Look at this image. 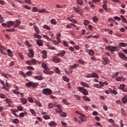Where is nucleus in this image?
<instances>
[{
    "instance_id": "7ed1b4c3",
    "label": "nucleus",
    "mask_w": 127,
    "mask_h": 127,
    "mask_svg": "<svg viewBox=\"0 0 127 127\" xmlns=\"http://www.w3.org/2000/svg\"><path fill=\"white\" fill-rule=\"evenodd\" d=\"M105 48L108 51H110L111 54H114V53L115 52V51H116V50L117 49V47L108 46L106 47Z\"/></svg>"
},
{
    "instance_id": "412c9836",
    "label": "nucleus",
    "mask_w": 127,
    "mask_h": 127,
    "mask_svg": "<svg viewBox=\"0 0 127 127\" xmlns=\"http://www.w3.org/2000/svg\"><path fill=\"white\" fill-rule=\"evenodd\" d=\"M42 66L45 70H47V69H49L48 67L47 66V64H46L45 63L43 62L42 63Z\"/></svg>"
},
{
    "instance_id": "e433bc0d",
    "label": "nucleus",
    "mask_w": 127,
    "mask_h": 127,
    "mask_svg": "<svg viewBox=\"0 0 127 127\" xmlns=\"http://www.w3.org/2000/svg\"><path fill=\"white\" fill-rule=\"evenodd\" d=\"M63 79L64 81H65V82H69V78H68L65 76H63Z\"/></svg>"
},
{
    "instance_id": "f704fd0d",
    "label": "nucleus",
    "mask_w": 127,
    "mask_h": 127,
    "mask_svg": "<svg viewBox=\"0 0 127 127\" xmlns=\"http://www.w3.org/2000/svg\"><path fill=\"white\" fill-rule=\"evenodd\" d=\"M89 23H90V21L88 20H85L84 21V24L85 26H87L88 24H89Z\"/></svg>"
},
{
    "instance_id": "3c124183",
    "label": "nucleus",
    "mask_w": 127,
    "mask_h": 127,
    "mask_svg": "<svg viewBox=\"0 0 127 127\" xmlns=\"http://www.w3.org/2000/svg\"><path fill=\"white\" fill-rule=\"evenodd\" d=\"M13 124H18L19 123V120L18 119H15L13 121Z\"/></svg>"
},
{
    "instance_id": "39448f33",
    "label": "nucleus",
    "mask_w": 127,
    "mask_h": 127,
    "mask_svg": "<svg viewBox=\"0 0 127 127\" xmlns=\"http://www.w3.org/2000/svg\"><path fill=\"white\" fill-rule=\"evenodd\" d=\"M43 93L46 96H49L52 94V90L49 88H46L43 89Z\"/></svg>"
},
{
    "instance_id": "cd10ccee",
    "label": "nucleus",
    "mask_w": 127,
    "mask_h": 127,
    "mask_svg": "<svg viewBox=\"0 0 127 127\" xmlns=\"http://www.w3.org/2000/svg\"><path fill=\"white\" fill-rule=\"evenodd\" d=\"M34 28L36 33H38V34L40 33V31H39V29L38 28V27H37V26H34Z\"/></svg>"
},
{
    "instance_id": "423d86ee",
    "label": "nucleus",
    "mask_w": 127,
    "mask_h": 127,
    "mask_svg": "<svg viewBox=\"0 0 127 127\" xmlns=\"http://www.w3.org/2000/svg\"><path fill=\"white\" fill-rule=\"evenodd\" d=\"M15 22H14V21H8L7 22V27H8V28H10V27L11 26H12L13 25H14L13 28H15Z\"/></svg>"
},
{
    "instance_id": "603ef678",
    "label": "nucleus",
    "mask_w": 127,
    "mask_h": 127,
    "mask_svg": "<svg viewBox=\"0 0 127 127\" xmlns=\"http://www.w3.org/2000/svg\"><path fill=\"white\" fill-rule=\"evenodd\" d=\"M43 28H45V29H47V30H50V29H51L50 27H49L46 25H44Z\"/></svg>"
},
{
    "instance_id": "bb28decb",
    "label": "nucleus",
    "mask_w": 127,
    "mask_h": 127,
    "mask_svg": "<svg viewBox=\"0 0 127 127\" xmlns=\"http://www.w3.org/2000/svg\"><path fill=\"white\" fill-rule=\"evenodd\" d=\"M109 91L110 93L114 94V95H118V91L115 90H112V89L109 88Z\"/></svg>"
},
{
    "instance_id": "0eeeda50",
    "label": "nucleus",
    "mask_w": 127,
    "mask_h": 127,
    "mask_svg": "<svg viewBox=\"0 0 127 127\" xmlns=\"http://www.w3.org/2000/svg\"><path fill=\"white\" fill-rule=\"evenodd\" d=\"M29 53H28V56L30 58H33L34 57V52L33 51V50L32 49H29Z\"/></svg>"
},
{
    "instance_id": "aec40b11",
    "label": "nucleus",
    "mask_w": 127,
    "mask_h": 127,
    "mask_svg": "<svg viewBox=\"0 0 127 127\" xmlns=\"http://www.w3.org/2000/svg\"><path fill=\"white\" fill-rule=\"evenodd\" d=\"M53 61L54 62H57L58 63H59L61 62V60L60 59L57 58V57H55L53 58Z\"/></svg>"
},
{
    "instance_id": "9b49d317",
    "label": "nucleus",
    "mask_w": 127,
    "mask_h": 127,
    "mask_svg": "<svg viewBox=\"0 0 127 127\" xmlns=\"http://www.w3.org/2000/svg\"><path fill=\"white\" fill-rule=\"evenodd\" d=\"M67 20H69V21H70V22H72V23H74L75 24L78 23V21L72 17H68Z\"/></svg>"
},
{
    "instance_id": "864d4df0",
    "label": "nucleus",
    "mask_w": 127,
    "mask_h": 127,
    "mask_svg": "<svg viewBox=\"0 0 127 127\" xmlns=\"http://www.w3.org/2000/svg\"><path fill=\"white\" fill-rule=\"evenodd\" d=\"M125 85L124 84H121L119 89H120L121 90H124V89H125Z\"/></svg>"
},
{
    "instance_id": "f257e3e1",
    "label": "nucleus",
    "mask_w": 127,
    "mask_h": 127,
    "mask_svg": "<svg viewBox=\"0 0 127 127\" xmlns=\"http://www.w3.org/2000/svg\"><path fill=\"white\" fill-rule=\"evenodd\" d=\"M39 83L38 82H33L32 81H30L26 83V87H28L30 88V87H32L33 89H35L38 86Z\"/></svg>"
},
{
    "instance_id": "6e6552de",
    "label": "nucleus",
    "mask_w": 127,
    "mask_h": 127,
    "mask_svg": "<svg viewBox=\"0 0 127 127\" xmlns=\"http://www.w3.org/2000/svg\"><path fill=\"white\" fill-rule=\"evenodd\" d=\"M119 56L120 57V58L123 59L125 61H127V57H126V55H125L123 53H119Z\"/></svg>"
},
{
    "instance_id": "5fc2aeb1",
    "label": "nucleus",
    "mask_w": 127,
    "mask_h": 127,
    "mask_svg": "<svg viewBox=\"0 0 127 127\" xmlns=\"http://www.w3.org/2000/svg\"><path fill=\"white\" fill-rule=\"evenodd\" d=\"M10 111H11L12 115H14V116H17V115H16V113H16V111H15L14 110L11 109Z\"/></svg>"
},
{
    "instance_id": "1a4fd4ad",
    "label": "nucleus",
    "mask_w": 127,
    "mask_h": 127,
    "mask_svg": "<svg viewBox=\"0 0 127 127\" xmlns=\"http://www.w3.org/2000/svg\"><path fill=\"white\" fill-rule=\"evenodd\" d=\"M3 50H5V48L2 45H0V53L3 55H6V53L3 52Z\"/></svg>"
},
{
    "instance_id": "ddd939ff",
    "label": "nucleus",
    "mask_w": 127,
    "mask_h": 127,
    "mask_svg": "<svg viewBox=\"0 0 127 127\" xmlns=\"http://www.w3.org/2000/svg\"><path fill=\"white\" fill-rule=\"evenodd\" d=\"M20 100L23 105H26V104H27V99L25 98H21L20 99Z\"/></svg>"
},
{
    "instance_id": "9d476101",
    "label": "nucleus",
    "mask_w": 127,
    "mask_h": 127,
    "mask_svg": "<svg viewBox=\"0 0 127 127\" xmlns=\"http://www.w3.org/2000/svg\"><path fill=\"white\" fill-rule=\"evenodd\" d=\"M1 75L4 78H5L6 79H9V78H11V75L9 74V73H1Z\"/></svg>"
},
{
    "instance_id": "5701e85b",
    "label": "nucleus",
    "mask_w": 127,
    "mask_h": 127,
    "mask_svg": "<svg viewBox=\"0 0 127 127\" xmlns=\"http://www.w3.org/2000/svg\"><path fill=\"white\" fill-rule=\"evenodd\" d=\"M38 12L40 13H43L44 12H46L47 13H49V11H46L45 9H39L38 10Z\"/></svg>"
},
{
    "instance_id": "c85d7f7f",
    "label": "nucleus",
    "mask_w": 127,
    "mask_h": 127,
    "mask_svg": "<svg viewBox=\"0 0 127 127\" xmlns=\"http://www.w3.org/2000/svg\"><path fill=\"white\" fill-rule=\"evenodd\" d=\"M48 108L49 109H53V108H55V105L53 103H49Z\"/></svg>"
},
{
    "instance_id": "e2e57ef3",
    "label": "nucleus",
    "mask_w": 127,
    "mask_h": 127,
    "mask_svg": "<svg viewBox=\"0 0 127 127\" xmlns=\"http://www.w3.org/2000/svg\"><path fill=\"white\" fill-rule=\"evenodd\" d=\"M27 69H28V70H32V71H34V68H33V67L32 66H27Z\"/></svg>"
},
{
    "instance_id": "de8ad7c7",
    "label": "nucleus",
    "mask_w": 127,
    "mask_h": 127,
    "mask_svg": "<svg viewBox=\"0 0 127 127\" xmlns=\"http://www.w3.org/2000/svg\"><path fill=\"white\" fill-rule=\"evenodd\" d=\"M51 23H52V24H54V25H55V24H56L57 22L56 21V19H52L51 20Z\"/></svg>"
},
{
    "instance_id": "b1692460",
    "label": "nucleus",
    "mask_w": 127,
    "mask_h": 127,
    "mask_svg": "<svg viewBox=\"0 0 127 127\" xmlns=\"http://www.w3.org/2000/svg\"><path fill=\"white\" fill-rule=\"evenodd\" d=\"M61 34L59 33L57 36V40L59 42L61 43Z\"/></svg>"
},
{
    "instance_id": "bf43d9fd",
    "label": "nucleus",
    "mask_w": 127,
    "mask_h": 127,
    "mask_svg": "<svg viewBox=\"0 0 127 127\" xmlns=\"http://www.w3.org/2000/svg\"><path fill=\"white\" fill-rule=\"evenodd\" d=\"M43 118L45 120H49L50 119V117L48 115H45L43 116Z\"/></svg>"
},
{
    "instance_id": "37998d69",
    "label": "nucleus",
    "mask_w": 127,
    "mask_h": 127,
    "mask_svg": "<svg viewBox=\"0 0 127 127\" xmlns=\"http://www.w3.org/2000/svg\"><path fill=\"white\" fill-rule=\"evenodd\" d=\"M69 67L70 69H74L76 67H78V65L77 64H74L73 65H70Z\"/></svg>"
},
{
    "instance_id": "79ce46f5",
    "label": "nucleus",
    "mask_w": 127,
    "mask_h": 127,
    "mask_svg": "<svg viewBox=\"0 0 127 127\" xmlns=\"http://www.w3.org/2000/svg\"><path fill=\"white\" fill-rule=\"evenodd\" d=\"M119 45L122 47H126V46H127V44L125 43H120Z\"/></svg>"
},
{
    "instance_id": "4468645a",
    "label": "nucleus",
    "mask_w": 127,
    "mask_h": 127,
    "mask_svg": "<svg viewBox=\"0 0 127 127\" xmlns=\"http://www.w3.org/2000/svg\"><path fill=\"white\" fill-rule=\"evenodd\" d=\"M7 55L9 56V57H13V54H12V51L10 50V49H8L7 50Z\"/></svg>"
},
{
    "instance_id": "2f4dec72",
    "label": "nucleus",
    "mask_w": 127,
    "mask_h": 127,
    "mask_svg": "<svg viewBox=\"0 0 127 127\" xmlns=\"http://www.w3.org/2000/svg\"><path fill=\"white\" fill-rule=\"evenodd\" d=\"M5 101L6 102V104H11L12 103V100L8 98L6 99Z\"/></svg>"
},
{
    "instance_id": "6ab92c4d",
    "label": "nucleus",
    "mask_w": 127,
    "mask_h": 127,
    "mask_svg": "<svg viewBox=\"0 0 127 127\" xmlns=\"http://www.w3.org/2000/svg\"><path fill=\"white\" fill-rule=\"evenodd\" d=\"M73 8L77 13H80V12H81V8L80 6H78V7H74Z\"/></svg>"
},
{
    "instance_id": "13d9d810",
    "label": "nucleus",
    "mask_w": 127,
    "mask_h": 127,
    "mask_svg": "<svg viewBox=\"0 0 127 127\" xmlns=\"http://www.w3.org/2000/svg\"><path fill=\"white\" fill-rule=\"evenodd\" d=\"M121 19L123 22H125V21L127 20V19H126V18H125V16H124L123 15H121Z\"/></svg>"
},
{
    "instance_id": "dca6fc26",
    "label": "nucleus",
    "mask_w": 127,
    "mask_h": 127,
    "mask_svg": "<svg viewBox=\"0 0 127 127\" xmlns=\"http://www.w3.org/2000/svg\"><path fill=\"white\" fill-rule=\"evenodd\" d=\"M80 84L81 85V86H83V87H85V88H89L90 87L89 84H88V83L86 82H80Z\"/></svg>"
},
{
    "instance_id": "393cba45",
    "label": "nucleus",
    "mask_w": 127,
    "mask_h": 127,
    "mask_svg": "<svg viewBox=\"0 0 127 127\" xmlns=\"http://www.w3.org/2000/svg\"><path fill=\"white\" fill-rule=\"evenodd\" d=\"M76 2L79 5H83V4H84L83 0H76Z\"/></svg>"
},
{
    "instance_id": "c9c22d12",
    "label": "nucleus",
    "mask_w": 127,
    "mask_h": 127,
    "mask_svg": "<svg viewBox=\"0 0 127 127\" xmlns=\"http://www.w3.org/2000/svg\"><path fill=\"white\" fill-rule=\"evenodd\" d=\"M78 63H80V64H81L82 65H85V63H86V62L83 61V60L82 59L79 60Z\"/></svg>"
},
{
    "instance_id": "a19ab883",
    "label": "nucleus",
    "mask_w": 127,
    "mask_h": 127,
    "mask_svg": "<svg viewBox=\"0 0 127 127\" xmlns=\"http://www.w3.org/2000/svg\"><path fill=\"white\" fill-rule=\"evenodd\" d=\"M63 103H64V104H65L66 106H68V105H69V102H68V101H67V100L66 99H63L62 100Z\"/></svg>"
},
{
    "instance_id": "a18cd8bd",
    "label": "nucleus",
    "mask_w": 127,
    "mask_h": 127,
    "mask_svg": "<svg viewBox=\"0 0 127 127\" xmlns=\"http://www.w3.org/2000/svg\"><path fill=\"white\" fill-rule=\"evenodd\" d=\"M57 124L54 121H51V122L49 123V126L50 127H52V126H56Z\"/></svg>"
},
{
    "instance_id": "58836bf2",
    "label": "nucleus",
    "mask_w": 127,
    "mask_h": 127,
    "mask_svg": "<svg viewBox=\"0 0 127 127\" xmlns=\"http://www.w3.org/2000/svg\"><path fill=\"white\" fill-rule=\"evenodd\" d=\"M34 37H35V38H38L39 39H40L42 38L41 36H40V35H39L38 34H35L34 35Z\"/></svg>"
},
{
    "instance_id": "20e7f679",
    "label": "nucleus",
    "mask_w": 127,
    "mask_h": 127,
    "mask_svg": "<svg viewBox=\"0 0 127 127\" xmlns=\"http://www.w3.org/2000/svg\"><path fill=\"white\" fill-rule=\"evenodd\" d=\"M78 90L79 92L84 96H88V95H89V93H88L87 89H85L84 87H78Z\"/></svg>"
},
{
    "instance_id": "774afa93",
    "label": "nucleus",
    "mask_w": 127,
    "mask_h": 127,
    "mask_svg": "<svg viewBox=\"0 0 127 127\" xmlns=\"http://www.w3.org/2000/svg\"><path fill=\"white\" fill-rule=\"evenodd\" d=\"M93 19L95 22H97L99 20V19L96 16L93 17Z\"/></svg>"
},
{
    "instance_id": "052dcab7",
    "label": "nucleus",
    "mask_w": 127,
    "mask_h": 127,
    "mask_svg": "<svg viewBox=\"0 0 127 127\" xmlns=\"http://www.w3.org/2000/svg\"><path fill=\"white\" fill-rule=\"evenodd\" d=\"M94 51L92 50H90L89 52V55H91V56H92V55H94Z\"/></svg>"
},
{
    "instance_id": "ea45409f",
    "label": "nucleus",
    "mask_w": 127,
    "mask_h": 127,
    "mask_svg": "<svg viewBox=\"0 0 127 127\" xmlns=\"http://www.w3.org/2000/svg\"><path fill=\"white\" fill-rule=\"evenodd\" d=\"M6 31H7L8 32H14V31H15V29L13 28L8 29L6 30Z\"/></svg>"
},
{
    "instance_id": "f03ea898",
    "label": "nucleus",
    "mask_w": 127,
    "mask_h": 127,
    "mask_svg": "<svg viewBox=\"0 0 127 127\" xmlns=\"http://www.w3.org/2000/svg\"><path fill=\"white\" fill-rule=\"evenodd\" d=\"M85 77L86 78H97V79H99V76L96 72L88 73Z\"/></svg>"
},
{
    "instance_id": "49530a36",
    "label": "nucleus",
    "mask_w": 127,
    "mask_h": 127,
    "mask_svg": "<svg viewBox=\"0 0 127 127\" xmlns=\"http://www.w3.org/2000/svg\"><path fill=\"white\" fill-rule=\"evenodd\" d=\"M122 79H123V77H121V76H117L116 78V81L119 82H121V81H122Z\"/></svg>"
},
{
    "instance_id": "8fccbe9b",
    "label": "nucleus",
    "mask_w": 127,
    "mask_h": 127,
    "mask_svg": "<svg viewBox=\"0 0 127 127\" xmlns=\"http://www.w3.org/2000/svg\"><path fill=\"white\" fill-rule=\"evenodd\" d=\"M17 109L18 111H22L23 110V107L21 106H19L17 107Z\"/></svg>"
},
{
    "instance_id": "338daca9",
    "label": "nucleus",
    "mask_w": 127,
    "mask_h": 127,
    "mask_svg": "<svg viewBox=\"0 0 127 127\" xmlns=\"http://www.w3.org/2000/svg\"><path fill=\"white\" fill-rule=\"evenodd\" d=\"M65 54H66V51H62V52L61 53V56H64Z\"/></svg>"
},
{
    "instance_id": "a878e982",
    "label": "nucleus",
    "mask_w": 127,
    "mask_h": 127,
    "mask_svg": "<svg viewBox=\"0 0 127 127\" xmlns=\"http://www.w3.org/2000/svg\"><path fill=\"white\" fill-rule=\"evenodd\" d=\"M35 79H36V80H39V81H41V80H43V77L41 75H38L35 76Z\"/></svg>"
},
{
    "instance_id": "4be33fe9",
    "label": "nucleus",
    "mask_w": 127,
    "mask_h": 127,
    "mask_svg": "<svg viewBox=\"0 0 127 127\" xmlns=\"http://www.w3.org/2000/svg\"><path fill=\"white\" fill-rule=\"evenodd\" d=\"M122 103L123 104H127V96H124L122 99Z\"/></svg>"
},
{
    "instance_id": "c756f323",
    "label": "nucleus",
    "mask_w": 127,
    "mask_h": 127,
    "mask_svg": "<svg viewBox=\"0 0 127 127\" xmlns=\"http://www.w3.org/2000/svg\"><path fill=\"white\" fill-rule=\"evenodd\" d=\"M44 38H45L46 39H47L48 41H52V39H51V38H49V37H48L47 35H43Z\"/></svg>"
},
{
    "instance_id": "7c9ffc66",
    "label": "nucleus",
    "mask_w": 127,
    "mask_h": 127,
    "mask_svg": "<svg viewBox=\"0 0 127 127\" xmlns=\"http://www.w3.org/2000/svg\"><path fill=\"white\" fill-rule=\"evenodd\" d=\"M24 113H21L20 114H19V117L20 118H23L25 116V115H27V112H24Z\"/></svg>"
},
{
    "instance_id": "4d7b16f0",
    "label": "nucleus",
    "mask_w": 127,
    "mask_h": 127,
    "mask_svg": "<svg viewBox=\"0 0 127 127\" xmlns=\"http://www.w3.org/2000/svg\"><path fill=\"white\" fill-rule=\"evenodd\" d=\"M63 44L64 45V46H65V47H69V45H68V44L67 43V42H66L65 41H63Z\"/></svg>"
},
{
    "instance_id": "6e6d98bb",
    "label": "nucleus",
    "mask_w": 127,
    "mask_h": 127,
    "mask_svg": "<svg viewBox=\"0 0 127 127\" xmlns=\"http://www.w3.org/2000/svg\"><path fill=\"white\" fill-rule=\"evenodd\" d=\"M0 98H1V99H6V96L4 94H0Z\"/></svg>"
},
{
    "instance_id": "f8f14e48",
    "label": "nucleus",
    "mask_w": 127,
    "mask_h": 127,
    "mask_svg": "<svg viewBox=\"0 0 127 127\" xmlns=\"http://www.w3.org/2000/svg\"><path fill=\"white\" fill-rule=\"evenodd\" d=\"M103 59V62H102V64L103 65H108V63H109L110 60L106 58H102Z\"/></svg>"
},
{
    "instance_id": "f3484780",
    "label": "nucleus",
    "mask_w": 127,
    "mask_h": 127,
    "mask_svg": "<svg viewBox=\"0 0 127 127\" xmlns=\"http://www.w3.org/2000/svg\"><path fill=\"white\" fill-rule=\"evenodd\" d=\"M60 116L63 118H66V117H67V113L63 112V110H62V112H61V113L60 114Z\"/></svg>"
},
{
    "instance_id": "680f3d73",
    "label": "nucleus",
    "mask_w": 127,
    "mask_h": 127,
    "mask_svg": "<svg viewBox=\"0 0 127 127\" xmlns=\"http://www.w3.org/2000/svg\"><path fill=\"white\" fill-rule=\"evenodd\" d=\"M36 104L39 106V107H42V105L40 103V101H36Z\"/></svg>"
},
{
    "instance_id": "0e129e2a",
    "label": "nucleus",
    "mask_w": 127,
    "mask_h": 127,
    "mask_svg": "<svg viewBox=\"0 0 127 127\" xmlns=\"http://www.w3.org/2000/svg\"><path fill=\"white\" fill-rule=\"evenodd\" d=\"M55 71L57 73V74H60V69H59V68L57 67L56 68Z\"/></svg>"
},
{
    "instance_id": "09e8293b",
    "label": "nucleus",
    "mask_w": 127,
    "mask_h": 127,
    "mask_svg": "<svg viewBox=\"0 0 127 127\" xmlns=\"http://www.w3.org/2000/svg\"><path fill=\"white\" fill-rule=\"evenodd\" d=\"M32 64H36V63H37V61H36V60L34 59H32V60H30Z\"/></svg>"
},
{
    "instance_id": "c03bdc74",
    "label": "nucleus",
    "mask_w": 127,
    "mask_h": 127,
    "mask_svg": "<svg viewBox=\"0 0 127 127\" xmlns=\"http://www.w3.org/2000/svg\"><path fill=\"white\" fill-rule=\"evenodd\" d=\"M30 111L31 114L33 115V116L36 115V112H35V111H34V110L30 109Z\"/></svg>"
},
{
    "instance_id": "a211bd4d",
    "label": "nucleus",
    "mask_w": 127,
    "mask_h": 127,
    "mask_svg": "<svg viewBox=\"0 0 127 127\" xmlns=\"http://www.w3.org/2000/svg\"><path fill=\"white\" fill-rule=\"evenodd\" d=\"M15 27H18L19 24L21 23V22L20 20L17 19L15 20Z\"/></svg>"
},
{
    "instance_id": "4c0bfd02",
    "label": "nucleus",
    "mask_w": 127,
    "mask_h": 127,
    "mask_svg": "<svg viewBox=\"0 0 127 127\" xmlns=\"http://www.w3.org/2000/svg\"><path fill=\"white\" fill-rule=\"evenodd\" d=\"M38 9L36 7H32V12H36L38 11Z\"/></svg>"
},
{
    "instance_id": "69168bd1",
    "label": "nucleus",
    "mask_w": 127,
    "mask_h": 127,
    "mask_svg": "<svg viewBox=\"0 0 127 127\" xmlns=\"http://www.w3.org/2000/svg\"><path fill=\"white\" fill-rule=\"evenodd\" d=\"M32 73H33L32 71H29L27 72L26 74H27V75H28V76H31V75H32Z\"/></svg>"
},
{
    "instance_id": "473e14b6",
    "label": "nucleus",
    "mask_w": 127,
    "mask_h": 127,
    "mask_svg": "<svg viewBox=\"0 0 127 127\" xmlns=\"http://www.w3.org/2000/svg\"><path fill=\"white\" fill-rule=\"evenodd\" d=\"M83 100H84V101H85L86 102H90V101H91V99H90V98H89L88 97H87L86 96H83Z\"/></svg>"
},
{
    "instance_id": "72a5a7b5",
    "label": "nucleus",
    "mask_w": 127,
    "mask_h": 127,
    "mask_svg": "<svg viewBox=\"0 0 127 127\" xmlns=\"http://www.w3.org/2000/svg\"><path fill=\"white\" fill-rule=\"evenodd\" d=\"M43 58L46 59V58H47V54L45 52V51H43Z\"/></svg>"
},
{
    "instance_id": "2eb2a0df",
    "label": "nucleus",
    "mask_w": 127,
    "mask_h": 127,
    "mask_svg": "<svg viewBox=\"0 0 127 127\" xmlns=\"http://www.w3.org/2000/svg\"><path fill=\"white\" fill-rule=\"evenodd\" d=\"M36 43L39 46H42V45H43V41H42V40H37Z\"/></svg>"
}]
</instances>
